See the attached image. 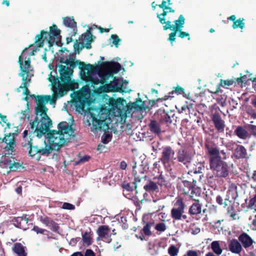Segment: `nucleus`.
Masks as SVG:
<instances>
[{"mask_svg": "<svg viewBox=\"0 0 256 256\" xmlns=\"http://www.w3.org/2000/svg\"><path fill=\"white\" fill-rule=\"evenodd\" d=\"M58 130H48L46 134L48 142H42V144H36L30 136H28V131L23 132L24 142L22 146L28 152L30 157H35L39 160L40 156H48L53 150H58L66 144L70 142L71 137H74V130L66 122H62L58 124Z\"/></svg>", "mask_w": 256, "mask_h": 256, "instance_id": "obj_1", "label": "nucleus"}, {"mask_svg": "<svg viewBox=\"0 0 256 256\" xmlns=\"http://www.w3.org/2000/svg\"><path fill=\"white\" fill-rule=\"evenodd\" d=\"M37 106L35 108L36 114L34 120L30 122L31 128L34 130L36 136L41 138L49 130L52 125V121L48 116L46 112L48 108L46 104L50 102V104L55 102V100L48 95H38L36 99Z\"/></svg>", "mask_w": 256, "mask_h": 256, "instance_id": "obj_2", "label": "nucleus"}, {"mask_svg": "<svg viewBox=\"0 0 256 256\" xmlns=\"http://www.w3.org/2000/svg\"><path fill=\"white\" fill-rule=\"evenodd\" d=\"M207 154L208 157L210 170L216 176L226 178L228 176L229 166L228 164L219 156V152L216 148L208 145Z\"/></svg>", "mask_w": 256, "mask_h": 256, "instance_id": "obj_3", "label": "nucleus"}, {"mask_svg": "<svg viewBox=\"0 0 256 256\" xmlns=\"http://www.w3.org/2000/svg\"><path fill=\"white\" fill-rule=\"evenodd\" d=\"M160 8H162L163 12L161 14H157V18L160 22L164 25V30H171L172 32L169 34L168 39L172 45V43L176 39V19L175 18V10L171 7L166 6L165 2H162L158 4Z\"/></svg>", "mask_w": 256, "mask_h": 256, "instance_id": "obj_4", "label": "nucleus"}, {"mask_svg": "<svg viewBox=\"0 0 256 256\" xmlns=\"http://www.w3.org/2000/svg\"><path fill=\"white\" fill-rule=\"evenodd\" d=\"M58 72L61 84L58 88L57 96L62 97L64 96L69 90H74L78 88V84L74 80H72L70 75L73 70L68 67L60 64L59 66Z\"/></svg>", "mask_w": 256, "mask_h": 256, "instance_id": "obj_5", "label": "nucleus"}, {"mask_svg": "<svg viewBox=\"0 0 256 256\" xmlns=\"http://www.w3.org/2000/svg\"><path fill=\"white\" fill-rule=\"evenodd\" d=\"M35 39V44L39 48L44 46L45 40H47L50 46H52L55 42L58 46H61L62 44L60 30L58 28L55 24H53L52 26L50 27L48 32L44 30H42L40 34L36 35Z\"/></svg>", "mask_w": 256, "mask_h": 256, "instance_id": "obj_6", "label": "nucleus"}, {"mask_svg": "<svg viewBox=\"0 0 256 256\" xmlns=\"http://www.w3.org/2000/svg\"><path fill=\"white\" fill-rule=\"evenodd\" d=\"M174 151L170 146L164 148L160 160L170 176L174 179L176 174V166L174 160Z\"/></svg>", "mask_w": 256, "mask_h": 256, "instance_id": "obj_7", "label": "nucleus"}, {"mask_svg": "<svg viewBox=\"0 0 256 256\" xmlns=\"http://www.w3.org/2000/svg\"><path fill=\"white\" fill-rule=\"evenodd\" d=\"M103 110L106 111V110L102 108H98L96 110V112H98V114L92 112L90 113L92 122V128L96 131H103L106 132L109 129L108 124L106 122L108 114V112H103Z\"/></svg>", "mask_w": 256, "mask_h": 256, "instance_id": "obj_8", "label": "nucleus"}, {"mask_svg": "<svg viewBox=\"0 0 256 256\" xmlns=\"http://www.w3.org/2000/svg\"><path fill=\"white\" fill-rule=\"evenodd\" d=\"M222 113V112L220 108L217 107L212 110L210 115L215 129L220 133H223L226 127L225 122L221 116Z\"/></svg>", "mask_w": 256, "mask_h": 256, "instance_id": "obj_9", "label": "nucleus"}, {"mask_svg": "<svg viewBox=\"0 0 256 256\" xmlns=\"http://www.w3.org/2000/svg\"><path fill=\"white\" fill-rule=\"evenodd\" d=\"M177 189L178 190V193L180 194L188 195L190 192V195L186 196L188 198H192L194 197L195 192L194 190V187L191 182L178 178L177 180Z\"/></svg>", "mask_w": 256, "mask_h": 256, "instance_id": "obj_10", "label": "nucleus"}, {"mask_svg": "<svg viewBox=\"0 0 256 256\" xmlns=\"http://www.w3.org/2000/svg\"><path fill=\"white\" fill-rule=\"evenodd\" d=\"M18 62L21 70V72L19 74L22 77V80H28L30 74V58H28L27 60H26V58H25L24 64V65L22 57L20 56L18 58Z\"/></svg>", "mask_w": 256, "mask_h": 256, "instance_id": "obj_11", "label": "nucleus"}, {"mask_svg": "<svg viewBox=\"0 0 256 256\" xmlns=\"http://www.w3.org/2000/svg\"><path fill=\"white\" fill-rule=\"evenodd\" d=\"M1 142H4L6 144L5 149L7 151H10L11 152H14L15 146H16V140L15 138L14 134L9 133L6 134L4 138H0Z\"/></svg>", "mask_w": 256, "mask_h": 256, "instance_id": "obj_12", "label": "nucleus"}, {"mask_svg": "<svg viewBox=\"0 0 256 256\" xmlns=\"http://www.w3.org/2000/svg\"><path fill=\"white\" fill-rule=\"evenodd\" d=\"M100 67L110 73V75L118 73L121 68V65L118 62H104L100 64Z\"/></svg>", "mask_w": 256, "mask_h": 256, "instance_id": "obj_13", "label": "nucleus"}, {"mask_svg": "<svg viewBox=\"0 0 256 256\" xmlns=\"http://www.w3.org/2000/svg\"><path fill=\"white\" fill-rule=\"evenodd\" d=\"M157 115L158 119L162 124H166L168 126L169 124L176 122V116L172 112L168 113L164 111L160 112V113L158 112Z\"/></svg>", "mask_w": 256, "mask_h": 256, "instance_id": "obj_14", "label": "nucleus"}, {"mask_svg": "<svg viewBox=\"0 0 256 256\" xmlns=\"http://www.w3.org/2000/svg\"><path fill=\"white\" fill-rule=\"evenodd\" d=\"M146 172V170L143 165H140L137 166L136 162H134V164L132 166V172L134 177V180L136 182H140L142 180L146 178H147Z\"/></svg>", "mask_w": 256, "mask_h": 256, "instance_id": "obj_15", "label": "nucleus"}, {"mask_svg": "<svg viewBox=\"0 0 256 256\" xmlns=\"http://www.w3.org/2000/svg\"><path fill=\"white\" fill-rule=\"evenodd\" d=\"M128 84V82L126 80L121 82L120 80L116 79L114 78L113 82L108 85L107 87L110 92H126V90H123L122 86L124 84Z\"/></svg>", "mask_w": 256, "mask_h": 256, "instance_id": "obj_16", "label": "nucleus"}, {"mask_svg": "<svg viewBox=\"0 0 256 256\" xmlns=\"http://www.w3.org/2000/svg\"><path fill=\"white\" fill-rule=\"evenodd\" d=\"M236 84V79L232 78L230 80L220 79V83L216 86V91H210V92L216 95H219V94H222V90L220 89V86L224 88H228V86H235Z\"/></svg>", "mask_w": 256, "mask_h": 256, "instance_id": "obj_17", "label": "nucleus"}, {"mask_svg": "<svg viewBox=\"0 0 256 256\" xmlns=\"http://www.w3.org/2000/svg\"><path fill=\"white\" fill-rule=\"evenodd\" d=\"M188 198L187 196L184 198H179L177 200V220L181 219L182 218L184 220L186 218V216L182 214L184 212V209L186 204V199Z\"/></svg>", "mask_w": 256, "mask_h": 256, "instance_id": "obj_18", "label": "nucleus"}, {"mask_svg": "<svg viewBox=\"0 0 256 256\" xmlns=\"http://www.w3.org/2000/svg\"><path fill=\"white\" fill-rule=\"evenodd\" d=\"M110 228L108 226L102 225L98 227L96 233L99 238L102 240H106V242L110 243L112 241L111 234H109Z\"/></svg>", "mask_w": 256, "mask_h": 256, "instance_id": "obj_19", "label": "nucleus"}, {"mask_svg": "<svg viewBox=\"0 0 256 256\" xmlns=\"http://www.w3.org/2000/svg\"><path fill=\"white\" fill-rule=\"evenodd\" d=\"M29 221L26 215H24L22 216H18L12 218V222L13 224L18 228L26 230L28 228V223Z\"/></svg>", "mask_w": 256, "mask_h": 256, "instance_id": "obj_20", "label": "nucleus"}, {"mask_svg": "<svg viewBox=\"0 0 256 256\" xmlns=\"http://www.w3.org/2000/svg\"><path fill=\"white\" fill-rule=\"evenodd\" d=\"M83 70H81L82 72L81 74L82 79L88 76H92L96 74L98 70V66L97 65L94 66L92 64H86L83 66Z\"/></svg>", "mask_w": 256, "mask_h": 256, "instance_id": "obj_21", "label": "nucleus"}, {"mask_svg": "<svg viewBox=\"0 0 256 256\" xmlns=\"http://www.w3.org/2000/svg\"><path fill=\"white\" fill-rule=\"evenodd\" d=\"M234 134L240 139L246 140L250 138V134L248 128V124L238 126L234 131Z\"/></svg>", "mask_w": 256, "mask_h": 256, "instance_id": "obj_22", "label": "nucleus"}, {"mask_svg": "<svg viewBox=\"0 0 256 256\" xmlns=\"http://www.w3.org/2000/svg\"><path fill=\"white\" fill-rule=\"evenodd\" d=\"M238 240L242 246L246 249L250 247L254 244L252 238L246 232H243L238 236Z\"/></svg>", "mask_w": 256, "mask_h": 256, "instance_id": "obj_23", "label": "nucleus"}, {"mask_svg": "<svg viewBox=\"0 0 256 256\" xmlns=\"http://www.w3.org/2000/svg\"><path fill=\"white\" fill-rule=\"evenodd\" d=\"M228 250H229L234 254H240L243 250L242 244L239 242L238 240L232 238L228 242Z\"/></svg>", "mask_w": 256, "mask_h": 256, "instance_id": "obj_24", "label": "nucleus"}, {"mask_svg": "<svg viewBox=\"0 0 256 256\" xmlns=\"http://www.w3.org/2000/svg\"><path fill=\"white\" fill-rule=\"evenodd\" d=\"M40 220L52 232H56L60 228L58 224L48 216H40Z\"/></svg>", "mask_w": 256, "mask_h": 256, "instance_id": "obj_25", "label": "nucleus"}, {"mask_svg": "<svg viewBox=\"0 0 256 256\" xmlns=\"http://www.w3.org/2000/svg\"><path fill=\"white\" fill-rule=\"evenodd\" d=\"M188 200H192V204L189 208V213L191 215H197L200 214L202 212V204L198 200L192 198H188Z\"/></svg>", "mask_w": 256, "mask_h": 256, "instance_id": "obj_26", "label": "nucleus"}, {"mask_svg": "<svg viewBox=\"0 0 256 256\" xmlns=\"http://www.w3.org/2000/svg\"><path fill=\"white\" fill-rule=\"evenodd\" d=\"M234 157L237 159H244L248 158L246 149L242 145H237L234 152Z\"/></svg>", "mask_w": 256, "mask_h": 256, "instance_id": "obj_27", "label": "nucleus"}, {"mask_svg": "<svg viewBox=\"0 0 256 256\" xmlns=\"http://www.w3.org/2000/svg\"><path fill=\"white\" fill-rule=\"evenodd\" d=\"M226 196L231 198L233 202L236 200L238 197V186L236 184L232 183L229 186Z\"/></svg>", "mask_w": 256, "mask_h": 256, "instance_id": "obj_28", "label": "nucleus"}, {"mask_svg": "<svg viewBox=\"0 0 256 256\" xmlns=\"http://www.w3.org/2000/svg\"><path fill=\"white\" fill-rule=\"evenodd\" d=\"M26 247L24 246L20 242H16L14 244L12 247V250L18 256H26L27 252L26 251Z\"/></svg>", "mask_w": 256, "mask_h": 256, "instance_id": "obj_29", "label": "nucleus"}, {"mask_svg": "<svg viewBox=\"0 0 256 256\" xmlns=\"http://www.w3.org/2000/svg\"><path fill=\"white\" fill-rule=\"evenodd\" d=\"M178 158L179 162L183 163L184 164H187L191 160V156L187 150H182L178 152Z\"/></svg>", "mask_w": 256, "mask_h": 256, "instance_id": "obj_30", "label": "nucleus"}, {"mask_svg": "<svg viewBox=\"0 0 256 256\" xmlns=\"http://www.w3.org/2000/svg\"><path fill=\"white\" fill-rule=\"evenodd\" d=\"M64 23L66 26L72 28V36H75L77 32V28L76 22L74 20L69 17H66L64 18Z\"/></svg>", "mask_w": 256, "mask_h": 256, "instance_id": "obj_31", "label": "nucleus"}, {"mask_svg": "<svg viewBox=\"0 0 256 256\" xmlns=\"http://www.w3.org/2000/svg\"><path fill=\"white\" fill-rule=\"evenodd\" d=\"M49 76L48 80L49 82H52L53 91L54 93L57 95L58 93V88H60L61 84V80H60L58 77H55L54 76H52V74H50Z\"/></svg>", "mask_w": 256, "mask_h": 256, "instance_id": "obj_32", "label": "nucleus"}, {"mask_svg": "<svg viewBox=\"0 0 256 256\" xmlns=\"http://www.w3.org/2000/svg\"><path fill=\"white\" fill-rule=\"evenodd\" d=\"M144 188L148 192L160 191L158 186L154 180H148L146 184L144 186Z\"/></svg>", "mask_w": 256, "mask_h": 256, "instance_id": "obj_33", "label": "nucleus"}, {"mask_svg": "<svg viewBox=\"0 0 256 256\" xmlns=\"http://www.w3.org/2000/svg\"><path fill=\"white\" fill-rule=\"evenodd\" d=\"M150 132L156 134H159L160 133L161 129L159 124L155 120H152L148 124Z\"/></svg>", "mask_w": 256, "mask_h": 256, "instance_id": "obj_34", "label": "nucleus"}, {"mask_svg": "<svg viewBox=\"0 0 256 256\" xmlns=\"http://www.w3.org/2000/svg\"><path fill=\"white\" fill-rule=\"evenodd\" d=\"M132 105L135 109L140 110H150V108L149 106H146L145 105V102H142L140 98L136 99V101L134 102Z\"/></svg>", "mask_w": 256, "mask_h": 256, "instance_id": "obj_35", "label": "nucleus"}, {"mask_svg": "<svg viewBox=\"0 0 256 256\" xmlns=\"http://www.w3.org/2000/svg\"><path fill=\"white\" fill-rule=\"evenodd\" d=\"M12 158L14 159L12 156H2L0 160V168H4L8 167L10 168Z\"/></svg>", "mask_w": 256, "mask_h": 256, "instance_id": "obj_36", "label": "nucleus"}, {"mask_svg": "<svg viewBox=\"0 0 256 256\" xmlns=\"http://www.w3.org/2000/svg\"><path fill=\"white\" fill-rule=\"evenodd\" d=\"M122 101L120 99L115 100L112 98L109 99L108 105L114 110H118L120 111V105Z\"/></svg>", "mask_w": 256, "mask_h": 256, "instance_id": "obj_37", "label": "nucleus"}, {"mask_svg": "<svg viewBox=\"0 0 256 256\" xmlns=\"http://www.w3.org/2000/svg\"><path fill=\"white\" fill-rule=\"evenodd\" d=\"M216 202L218 204L222 206L224 208H226L234 202L226 196L224 201L223 198L220 196H216Z\"/></svg>", "mask_w": 256, "mask_h": 256, "instance_id": "obj_38", "label": "nucleus"}, {"mask_svg": "<svg viewBox=\"0 0 256 256\" xmlns=\"http://www.w3.org/2000/svg\"><path fill=\"white\" fill-rule=\"evenodd\" d=\"M82 240L83 243L84 244H86L88 246L91 245L93 241L92 234H91L90 232H85L84 234H82Z\"/></svg>", "mask_w": 256, "mask_h": 256, "instance_id": "obj_39", "label": "nucleus"}, {"mask_svg": "<svg viewBox=\"0 0 256 256\" xmlns=\"http://www.w3.org/2000/svg\"><path fill=\"white\" fill-rule=\"evenodd\" d=\"M78 102V104L76 106V109L82 111H84L86 105L90 104L89 100L86 98H80Z\"/></svg>", "mask_w": 256, "mask_h": 256, "instance_id": "obj_40", "label": "nucleus"}, {"mask_svg": "<svg viewBox=\"0 0 256 256\" xmlns=\"http://www.w3.org/2000/svg\"><path fill=\"white\" fill-rule=\"evenodd\" d=\"M84 80L88 84L91 85V86H94V85L98 84L100 83V80L97 78H94L92 76H88L86 78L82 79Z\"/></svg>", "mask_w": 256, "mask_h": 256, "instance_id": "obj_41", "label": "nucleus"}, {"mask_svg": "<svg viewBox=\"0 0 256 256\" xmlns=\"http://www.w3.org/2000/svg\"><path fill=\"white\" fill-rule=\"evenodd\" d=\"M208 145L212 147H214V148L215 147L218 150L219 152V156H220L221 158H222V160H224L226 158V153L224 152V150H220L219 148L216 145V144L212 142H210V141L206 142L205 146H206V150H207V147H208Z\"/></svg>", "mask_w": 256, "mask_h": 256, "instance_id": "obj_42", "label": "nucleus"}, {"mask_svg": "<svg viewBox=\"0 0 256 256\" xmlns=\"http://www.w3.org/2000/svg\"><path fill=\"white\" fill-rule=\"evenodd\" d=\"M137 182L135 180L132 184L124 182L122 184V187L128 192H132L134 189H136L137 187Z\"/></svg>", "mask_w": 256, "mask_h": 256, "instance_id": "obj_43", "label": "nucleus"}, {"mask_svg": "<svg viewBox=\"0 0 256 256\" xmlns=\"http://www.w3.org/2000/svg\"><path fill=\"white\" fill-rule=\"evenodd\" d=\"M211 248L212 251L218 255L220 254L222 252V250L218 241L212 242L211 244Z\"/></svg>", "mask_w": 256, "mask_h": 256, "instance_id": "obj_44", "label": "nucleus"}, {"mask_svg": "<svg viewBox=\"0 0 256 256\" xmlns=\"http://www.w3.org/2000/svg\"><path fill=\"white\" fill-rule=\"evenodd\" d=\"M234 202L227 206V214H230V216L232 218V220L236 219V216L237 215L234 206Z\"/></svg>", "mask_w": 256, "mask_h": 256, "instance_id": "obj_45", "label": "nucleus"}, {"mask_svg": "<svg viewBox=\"0 0 256 256\" xmlns=\"http://www.w3.org/2000/svg\"><path fill=\"white\" fill-rule=\"evenodd\" d=\"M78 65L79 68L81 70H83V66L85 65V63L84 62H81L80 60H76V61H74V60H72V62H70V64L69 65L70 67L69 68H70L71 69H73L76 66Z\"/></svg>", "mask_w": 256, "mask_h": 256, "instance_id": "obj_46", "label": "nucleus"}, {"mask_svg": "<svg viewBox=\"0 0 256 256\" xmlns=\"http://www.w3.org/2000/svg\"><path fill=\"white\" fill-rule=\"evenodd\" d=\"M244 18H240L239 19L237 20L236 22H233V24L232 25V28L234 29H236L238 28L242 29L245 26V24L244 22Z\"/></svg>", "mask_w": 256, "mask_h": 256, "instance_id": "obj_47", "label": "nucleus"}, {"mask_svg": "<svg viewBox=\"0 0 256 256\" xmlns=\"http://www.w3.org/2000/svg\"><path fill=\"white\" fill-rule=\"evenodd\" d=\"M30 82V78H28V80H22V82L20 88H24L23 94L26 96L29 95L30 92L28 88V83Z\"/></svg>", "mask_w": 256, "mask_h": 256, "instance_id": "obj_48", "label": "nucleus"}, {"mask_svg": "<svg viewBox=\"0 0 256 256\" xmlns=\"http://www.w3.org/2000/svg\"><path fill=\"white\" fill-rule=\"evenodd\" d=\"M248 131L250 134V138L252 136L256 138V125L247 124Z\"/></svg>", "mask_w": 256, "mask_h": 256, "instance_id": "obj_49", "label": "nucleus"}, {"mask_svg": "<svg viewBox=\"0 0 256 256\" xmlns=\"http://www.w3.org/2000/svg\"><path fill=\"white\" fill-rule=\"evenodd\" d=\"M87 32L88 33L82 34L80 37V40L81 39L83 42L84 41H86L87 42L88 40H92V34L89 30H87Z\"/></svg>", "mask_w": 256, "mask_h": 256, "instance_id": "obj_50", "label": "nucleus"}, {"mask_svg": "<svg viewBox=\"0 0 256 256\" xmlns=\"http://www.w3.org/2000/svg\"><path fill=\"white\" fill-rule=\"evenodd\" d=\"M154 180L156 182L158 186H164L166 181L164 177L162 176V174H160L158 177H154Z\"/></svg>", "mask_w": 256, "mask_h": 256, "instance_id": "obj_51", "label": "nucleus"}, {"mask_svg": "<svg viewBox=\"0 0 256 256\" xmlns=\"http://www.w3.org/2000/svg\"><path fill=\"white\" fill-rule=\"evenodd\" d=\"M184 20L185 18L184 16L182 14L180 15L178 18L177 20V32L182 28L184 24Z\"/></svg>", "mask_w": 256, "mask_h": 256, "instance_id": "obj_52", "label": "nucleus"}, {"mask_svg": "<svg viewBox=\"0 0 256 256\" xmlns=\"http://www.w3.org/2000/svg\"><path fill=\"white\" fill-rule=\"evenodd\" d=\"M22 164L19 162H16L14 160H12L11 164L10 166V171H16L18 168H20Z\"/></svg>", "mask_w": 256, "mask_h": 256, "instance_id": "obj_53", "label": "nucleus"}, {"mask_svg": "<svg viewBox=\"0 0 256 256\" xmlns=\"http://www.w3.org/2000/svg\"><path fill=\"white\" fill-rule=\"evenodd\" d=\"M182 94L184 98H189V94L185 92L184 89L177 84V95Z\"/></svg>", "mask_w": 256, "mask_h": 256, "instance_id": "obj_54", "label": "nucleus"}, {"mask_svg": "<svg viewBox=\"0 0 256 256\" xmlns=\"http://www.w3.org/2000/svg\"><path fill=\"white\" fill-rule=\"evenodd\" d=\"M84 44L83 42H78V40H76V42L74 44V48L76 52L79 53L80 50L84 48Z\"/></svg>", "mask_w": 256, "mask_h": 256, "instance_id": "obj_55", "label": "nucleus"}, {"mask_svg": "<svg viewBox=\"0 0 256 256\" xmlns=\"http://www.w3.org/2000/svg\"><path fill=\"white\" fill-rule=\"evenodd\" d=\"M110 38L112 40V44L116 48H118L121 40L116 34H112Z\"/></svg>", "mask_w": 256, "mask_h": 256, "instance_id": "obj_56", "label": "nucleus"}, {"mask_svg": "<svg viewBox=\"0 0 256 256\" xmlns=\"http://www.w3.org/2000/svg\"><path fill=\"white\" fill-rule=\"evenodd\" d=\"M236 83H238V84H246L248 82V80H247V78L246 76H240V78H235Z\"/></svg>", "mask_w": 256, "mask_h": 256, "instance_id": "obj_57", "label": "nucleus"}, {"mask_svg": "<svg viewBox=\"0 0 256 256\" xmlns=\"http://www.w3.org/2000/svg\"><path fill=\"white\" fill-rule=\"evenodd\" d=\"M151 224L150 223L146 224L142 230L146 236H150L152 234V232L150 230Z\"/></svg>", "mask_w": 256, "mask_h": 256, "instance_id": "obj_58", "label": "nucleus"}, {"mask_svg": "<svg viewBox=\"0 0 256 256\" xmlns=\"http://www.w3.org/2000/svg\"><path fill=\"white\" fill-rule=\"evenodd\" d=\"M111 138L112 136L109 134L106 133L102 138V142L106 144L111 140Z\"/></svg>", "mask_w": 256, "mask_h": 256, "instance_id": "obj_59", "label": "nucleus"}, {"mask_svg": "<svg viewBox=\"0 0 256 256\" xmlns=\"http://www.w3.org/2000/svg\"><path fill=\"white\" fill-rule=\"evenodd\" d=\"M192 108V104H190V106H188V105H184V106H182V107H181V110H178V112L180 113H185V114H187L188 112H189V111H190V108Z\"/></svg>", "mask_w": 256, "mask_h": 256, "instance_id": "obj_60", "label": "nucleus"}, {"mask_svg": "<svg viewBox=\"0 0 256 256\" xmlns=\"http://www.w3.org/2000/svg\"><path fill=\"white\" fill-rule=\"evenodd\" d=\"M62 208L65 210H72L75 208V206L72 204L68 202H64L62 204Z\"/></svg>", "mask_w": 256, "mask_h": 256, "instance_id": "obj_61", "label": "nucleus"}, {"mask_svg": "<svg viewBox=\"0 0 256 256\" xmlns=\"http://www.w3.org/2000/svg\"><path fill=\"white\" fill-rule=\"evenodd\" d=\"M155 228L158 231L164 232L166 230V225L163 222H160L156 226Z\"/></svg>", "mask_w": 256, "mask_h": 256, "instance_id": "obj_62", "label": "nucleus"}, {"mask_svg": "<svg viewBox=\"0 0 256 256\" xmlns=\"http://www.w3.org/2000/svg\"><path fill=\"white\" fill-rule=\"evenodd\" d=\"M168 252L170 256H176V246L172 245L168 248Z\"/></svg>", "mask_w": 256, "mask_h": 256, "instance_id": "obj_63", "label": "nucleus"}, {"mask_svg": "<svg viewBox=\"0 0 256 256\" xmlns=\"http://www.w3.org/2000/svg\"><path fill=\"white\" fill-rule=\"evenodd\" d=\"M256 204V193L254 196L250 200L248 206L249 208H252Z\"/></svg>", "mask_w": 256, "mask_h": 256, "instance_id": "obj_64", "label": "nucleus"}]
</instances>
